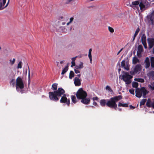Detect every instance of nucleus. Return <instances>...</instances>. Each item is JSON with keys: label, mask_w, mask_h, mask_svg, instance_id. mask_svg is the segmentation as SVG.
Returning a JSON list of instances; mask_svg holds the SVG:
<instances>
[{"label": "nucleus", "mask_w": 154, "mask_h": 154, "mask_svg": "<svg viewBox=\"0 0 154 154\" xmlns=\"http://www.w3.org/2000/svg\"><path fill=\"white\" fill-rule=\"evenodd\" d=\"M150 3L147 0H140L132 2L130 6L134 8L139 10L138 5L141 12L147 9L150 6Z\"/></svg>", "instance_id": "nucleus-1"}, {"label": "nucleus", "mask_w": 154, "mask_h": 154, "mask_svg": "<svg viewBox=\"0 0 154 154\" xmlns=\"http://www.w3.org/2000/svg\"><path fill=\"white\" fill-rule=\"evenodd\" d=\"M122 97H112L109 100H107L106 106L111 108H114L115 110H116L117 106L116 103L119 100L122 99Z\"/></svg>", "instance_id": "nucleus-2"}, {"label": "nucleus", "mask_w": 154, "mask_h": 154, "mask_svg": "<svg viewBox=\"0 0 154 154\" xmlns=\"http://www.w3.org/2000/svg\"><path fill=\"white\" fill-rule=\"evenodd\" d=\"M122 79L127 84H129L131 82V79L133 76L128 72H125L122 76Z\"/></svg>", "instance_id": "nucleus-3"}, {"label": "nucleus", "mask_w": 154, "mask_h": 154, "mask_svg": "<svg viewBox=\"0 0 154 154\" xmlns=\"http://www.w3.org/2000/svg\"><path fill=\"white\" fill-rule=\"evenodd\" d=\"M149 93V91L144 87H142L141 88H137L136 90V96L137 95L141 96L142 95L144 96Z\"/></svg>", "instance_id": "nucleus-4"}, {"label": "nucleus", "mask_w": 154, "mask_h": 154, "mask_svg": "<svg viewBox=\"0 0 154 154\" xmlns=\"http://www.w3.org/2000/svg\"><path fill=\"white\" fill-rule=\"evenodd\" d=\"M57 84L55 83L52 84L51 89L54 91L49 92V96H57L58 95V90H57Z\"/></svg>", "instance_id": "nucleus-5"}, {"label": "nucleus", "mask_w": 154, "mask_h": 154, "mask_svg": "<svg viewBox=\"0 0 154 154\" xmlns=\"http://www.w3.org/2000/svg\"><path fill=\"white\" fill-rule=\"evenodd\" d=\"M142 69V66L140 64L136 65L133 69L130 72V73L131 75H134L141 71Z\"/></svg>", "instance_id": "nucleus-6"}, {"label": "nucleus", "mask_w": 154, "mask_h": 154, "mask_svg": "<svg viewBox=\"0 0 154 154\" xmlns=\"http://www.w3.org/2000/svg\"><path fill=\"white\" fill-rule=\"evenodd\" d=\"M16 88L18 91L19 88L22 89L24 88V84L21 78L18 77L16 79Z\"/></svg>", "instance_id": "nucleus-7"}, {"label": "nucleus", "mask_w": 154, "mask_h": 154, "mask_svg": "<svg viewBox=\"0 0 154 154\" xmlns=\"http://www.w3.org/2000/svg\"><path fill=\"white\" fill-rule=\"evenodd\" d=\"M77 97L78 99H81V102L85 104H88L90 101V98L86 97Z\"/></svg>", "instance_id": "nucleus-8"}, {"label": "nucleus", "mask_w": 154, "mask_h": 154, "mask_svg": "<svg viewBox=\"0 0 154 154\" xmlns=\"http://www.w3.org/2000/svg\"><path fill=\"white\" fill-rule=\"evenodd\" d=\"M76 95V96H87V94L86 91H84L82 88H81L77 91Z\"/></svg>", "instance_id": "nucleus-9"}, {"label": "nucleus", "mask_w": 154, "mask_h": 154, "mask_svg": "<svg viewBox=\"0 0 154 154\" xmlns=\"http://www.w3.org/2000/svg\"><path fill=\"white\" fill-rule=\"evenodd\" d=\"M61 103H66L68 106H69L70 104V100H68L66 97H62L60 101Z\"/></svg>", "instance_id": "nucleus-10"}, {"label": "nucleus", "mask_w": 154, "mask_h": 154, "mask_svg": "<svg viewBox=\"0 0 154 154\" xmlns=\"http://www.w3.org/2000/svg\"><path fill=\"white\" fill-rule=\"evenodd\" d=\"M143 48L141 45H139L138 47V50L137 52V55L138 57H141V53L143 52Z\"/></svg>", "instance_id": "nucleus-11"}, {"label": "nucleus", "mask_w": 154, "mask_h": 154, "mask_svg": "<svg viewBox=\"0 0 154 154\" xmlns=\"http://www.w3.org/2000/svg\"><path fill=\"white\" fill-rule=\"evenodd\" d=\"M148 21H154V11L148 15L146 17Z\"/></svg>", "instance_id": "nucleus-12"}, {"label": "nucleus", "mask_w": 154, "mask_h": 154, "mask_svg": "<svg viewBox=\"0 0 154 154\" xmlns=\"http://www.w3.org/2000/svg\"><path fill=\"white\" fill-rule=\"evenodd\" d=\"M148 29L149 31H151L154 29V21H148Z\"/></svg>", "instance_id": "nucleus-13"}, {"label": "nucleus", "mask_w": 154, "mask_h": 154, "mask_svg": "<svg viewBox=\"0 0 154 154\" xmlns=\"http://www.w3.org/2000/svg\"><path fill=\"white\" fill-rule=\"evenodd\" d=\"M121 66L122 67H123L127 71L129 70L130 65L128 64H125V60H124L122 61L121 63Z\"/></svg>", "instance_id": "nucleus-14"}, {"label": "nucleus", "mask_w": 154, "mask_h": 154, "mask_svg": "<svg viewBox=\"0 0 154 154\" xmlns=\"http://www.w3.org/2000/svg\"><path fill=\"white\" fill-rule=\"evenodd\" d=\"M148 43L149 45V48L150 49L152 48L154 45V39H148Z\"/></svg>", "instance_id": "nucleus-15"}, {"label": "nucleus", "mask_w": 154, "mask_h": 154, "mask_svg": "<svg viewBox=\"0 0 154 154\" xmlns=\"http://www.w3.org/2000/svg\"><path fill=\"white\" fill-rule=\"evenodd\" d=\"M74 83L76 86H79L81 85V80L77 77H75L74 79Z\"/></svg>", "instance_id": "nucleus-16"}, {"label": "nucleus", "mask_w": 154, "mask_h": 154, "mask_svg": "<svg viewBox=\"0 0 154 154\" xmlns=\"http://www.w3.org/2000/svg\"><path fill=\"white\" fill-rule=\"evenodd\" d=\"M65 91L62 88H58V96H66V95L65 94Z\"/></svg>", "instance_id": "nucleus-17"}, {"label": "nucleus", "mask_w": 154, "mask_h": 154, "mask_svg": "<svg viewBox=\"0 0 154 154\" xmlns=\"http://www.w3.org/2000/svg\"><path fill=\"white\" fill-rule=\"evenodd\" d=\"M144 63L145 68H147L150 66V63L149 62V59L148 57H147L146 58L144 61Z\"/></svg>", "instance_id": "nucleus-18"}, {"label": "nucleus", "mask_w": 154, "mask_h": 154, "mask_svg": "<svg viewBox=\"0 0 154 154\" xmlns=\"http://www.w3.org/2000/svg\"><path fill=\"white\" fill-rule=\"evenodd\" d=\"M153 102L151 101L150 99H148L146 103V106L148 107H152Z\"/></svg>", "instance_id": "nucleus-19"}, {"label": "nucleus", "mask_w": 154, "mask_h": 154, "mask_svg": "<svg viewBox=\"0 0 154 154\" xmlns=\"http://www.w3.org/2000/svg\"><path fill=\"white\" fill-rule=\"evenodd\" d=\"M100 105L103 107L106 106V103H107V100L105 99L101 100H100Z\"/></svg>", "instance_id": "nucleus-20"}, {"label": "nucleus", "mask_w": 154, "mask_h": 154, "mask_svg": "<svg viewBox=\"0 0 154 154\" xmlns=\"http://www.w3.org/2000/svg\"><path fill=\"white\" fill-rule=\"evenodd\" d=\"M147 75L149 78H152L154 77V71H151L147 73Z\"/></svg>", "instance_id": "nucleus-21"}, {"label": "nucleus", "mask_w": 154, "mask_h": 154, "mask_svg": "<svg viewBox=\"0 0 154 154\" xmlns=\"http://www.w3.org/2000/svg\"><path fill=\"white\" fill-rule=\"evenodd\" d=\"M140 60L138 58L136 57H134L132 59V63L133 64H136L137 63H139Z\"/></svg>", "instance_id": "nucleus-22"}, {"label": "nucleus", "mask_w": 154, "mask_h": 154, "mask_svg": "<svg viewBox=\"0 0 154 154\" xmlns=\"http://www.w3.org/2000/svg\"><path fill=\"white\" fill-rule=\"evenodd\" d=\"M105 89L106 91L110 93L112 95V94L113 93V91L110 86L107 85L106 86Z\"/></svg>", "instance_id": "nucleus-23"}, {"label": "nucleus", "mask_w": 154, "mask_h": 154, "mask_svg": "<svg viewBox=\"0 0 154 154\" xmlns=\"http://www.w3.org/2000/svg\"><path fill=\"white\" fill-rule=\"evenodd\" d=\"M83 63L82 62H80L79 64L77 66H76L75 68L79 69L82 68L83 67Z\"/></svg>", "instance_id": "nucleus-24"}, {"label": "nucleus", "mask_w": 154, "mask_h": 154, "mask_svg": "<svg viewBox=\"0 0 154 154\" xmlns=\"http://www.w3.org/2000/svg\"><path fill=\"white\" fill-rule=\"evenodd\" d=\"M119 106H122L123 107H128V103H122L120 102H119L118 104Z\"/></svg>", "instance_id": "nucleus-25"}, {"label": "nucleus", "mask_w": 154, "mask_h": 154, "mask_svg": "<svg viewBox=\"0 0 154 154\" xmlns=\"http://www.w3.org/2000/svg\"><path fill=\"white\" fill-rule=\"evenodd\" d=\"M146 36L144 34H143L141 37V40L142 43L146 42Z\"/></svg>", "instance_id": "nucleus-26"}, {"label": "nucleus", "mask_w": 154, "mask_h": 154, "mask_svg": "<svg viewBox=\"0 0 154 154\" xmlns=\"http://www.w3.org/2000/svg\"><path fill=\"white\" fill-rule=\"evenodd\" d=\"M148 88L150 89L151 90H154V82H152L150 84L148 85Z\"/></svg>", "instance_id": "nucleus-27"}, {"label": "nucleus", "mask_w": 154, "mask_h": 154, "mask_svg": "<svg viewBox=\"0 0 154 154\" xmlns=\"http://www.w3.org/2000/svg\"><path fill=\"white\" fill-rule=\"evenodd\" d=\"M134 80L141 83H143L145 81L144 79L142 78H135L134 79Z\"/></svg>", "instance_id": "nucleus-28"}, {"label": "nucleus", "mask_w": 154, "mask_h": 154, "mask_svg": "<svg viewBox=\"0 0 154 154\" xmlns=\"http://www.w3.org/2000/svg\"><path fill=\"white\" fill-rule=\"evenodd\" d=\"M6 0H0V9L4 6L6 3Z\"/></svg>", "instance_id": "nucleus-29"}, {"label": "nucleus", "mask_w": 154, "mask_h": 154, "mask_svg": "<svg viewBox=\"0 0 154 154\" xmlns=\"http://www.w3.org/2000/svg\"><path fill=\"white\" fill-rule=\"evenodd\" d=\"M140 30V29L138 27L137 28V29L136 30V31L135 32V33L134 34V35L133 38V41H134V39H135L136 36H137V35L138 34V33L139 32Z\"/></svg>", "instance_id": "nucleus-30"}, {"label": "nucleus", "mask_w": 154, "mask_h": 154, "mask_svg": "<svg viewBox=\"0 0 154 154\" xmlns=\"http://www.w3.org/2000/svg\"><path fill=\"white\" fill-rule=\"evenodd\" d=\"M92 49H90L89 51V53H88V57L89 58V59L90 60V62L91 63L92 62V56H91V51H92Z\"/></svg>", "instance_id": "nucleus-31"}, {"label": "nucleus", "mask_w": 154, "mask_h": 154, "mask_svg": "<svg viewBox=\"0 0 154 154\" xmlns=\"http://www.w3.org/2000/svg\"><path fill=\"white\" fill-rule=\"evenodd\" d=\"M132 86L133 88H137L138 85V83L135 82H133L132 83Z\"/></svg>", "instance_id": "nucleus-32"}, {"label": "nucleus", "mask_w": 154, "mask_h": 154, "mask_svg": "<svg viewBox=\"0 0 154 154\" xmlns=\"http://www.w3.org/2000/svg\"><path fill=\"white\" fill-rule=\"evenodd\" d=\"M151 66L152 68H154V57H152L150 58Z\"/></svg>", "instance_id": "nucleus-33"}, {"label": "nucleus", "mask_w": 154, "mask_h": 154, "mask_svg": "<svg viewBox=\"0 0 154 154\" xmlns=\"http://www.w3.org/2000/svg\"><path fill=\"white\" fill-rule=\"evenodd\" d=\"M16 81L14 79H13L11 80L10 82L11 85H12L13 87H14L15 85Z\"/></svg>", "instance_id": "nucleus-34"}, {"label": "nucleus", "mask_w": 154, "mask_h": 154, "mask_svg": "<svg viewBox=\"0 0 154 154\" xmlns=\"http://www.w3.org/2000/svg\"><path fill=\"white\" fill-rule=\"evenodd\" d=\"M68 69V66H67L65 67L63 69L62 72V74H64L66 73V72L67 71Z\"/></svg>", "instance_id": "nucleus-35"}, {"label": "nucleus", "mask_w": 154, "mask_h": 154, "mask_svg": "<svg viewBox=\"0 0 154 154\" xmlns=\"http://www.w3.org/2000/svg\"><path fill=\"white\" fill-rule=\"evenodd\" d=\"M146 101V99H143L140 103V106L144 105Z\"/></svg>", "instance_id": "nucleus-36"}, {"label": "nucleus", "mask_w": 154, "mask_h": 154, "mask_svg": "<svg viewBox=\"0 0 154 154\" xmlns=\"http://www.w3.org/2000/svg\"><path fill=\"white\" fill-rule=\"evenodd\" d=\"M74 73L73 71H71L69 73V78L71 79L74 76Z\"/></svg>", "instance_id": "nucleus-37"}, {"label": "nucleus", "mask_w": 154, "mask_h": 154, "mask_svg": "<svg viewBox=\"0 0 154 154\" xmlns=\"http://www.w3.org/2000/svg\"><path fill=\"white\" fill-rule=\"evenodd\" d=\"M57 21L56 20L55 21H53L52 22L51 24L52 26L54 27V28H56L57 26Z\"/></svg>", "instance_id": "nucleus-38"}, {"label": "nucleus", "mask_w": 154, "mask_h": 154, "mask_svg": "<svg viewBox=\"0 0 154 154\" xmlns=\"http://www.w3.org/2000/svg\"><path fill=\"white\" fill-rule=\"evenodd\" d=\"M108 29L109 31L111 33H113L114 32V29L112 27L109 26L108 27Z\"/></svg>", "instance_id": "nucleus-39"}, {"label": "nucleus", "mask_w": 154, "mask_h": 154, "mask_svg": "<svg viewBox=\"0 0 154 154\" xmlns=\"http://www.w3.org/2000/svg\"><path fill=\"white\" fill-rule=\"evenodd\" d=\"M10 63L11 65H13L15 61V58H13L12 60L10 59L9 60Z\"/></svg>", "instance_id": "nucleus-40"}, {"label": "nucleus", "mask_w": 154, "mask_h": 154, "mask_svg": "<svg viewBox=\"0 0 154 154\" xmlns=\"http://www.w3.org/2000/svg\"><path fill=\"white\" fill-rule=\"evenodd\" d=\"M22 62L21 61H20L18 63L17 67V69H21L22 68Z\"/></svg>", "instance_id": "nucleus-41"}, {"label": "nucleus", "mask_w": 154, "mask_h": 154, "mask_svg": "<svg viewBox=\"0 0 154 154\" xmlns=\"http://www.w3.org/2000/svg\"><path fill=\"white\" fill-rule=\"evenodd\" d=\"M72 100V102L74 103H75L76 102V97H71Z\"/></svg>", "instance_id": "nucleus-42"}, {"label": "nucleus", "mask_w": 154, "mask_h": 154, "mask_svg": "<svg viewBox=\"0 0 154 154\" xmlns=\"http://www.w3.org/2000/svg\"><path fill=\"white\" fill-rule=\"evenodd\" d=\"M79 69H76L75 67L74 69V71L75 73L77 74L80 72V71L79 70Z\"/></svg>", "instance_id": "nucleus-43"}, {"label": "nucleus", "mask_w": 154, "mask_h": 154, "mask_svg": "<svg viewBox=\"0 0 154 154\" xmlns=\"http://www.w3.org/2000/svg\"><path fill=\"white\" fill-rule=\"evenodd\" d=\"M75 0H67L66 2V4H69L71 2H74Z\"/></svg>", "instance_id": "nucleus-44"}, {"label": "nucleus", "mask_w": 154, "mask_h": 154, "mask_svg": "<svg viewBox=\"0 0 154 154\" xmlns=\"http://www.w3.org/2000/svg\"><path fill=\"white\" fill-rule=\"evenodd\" d=\"M129 91L131 94H133V95H134V89H130L129 90Z\"/></svg>", "instance_id": "nucleus-45"}, {"label": "nucleus", "mask_w": 154, "mask_h": 154, "mask_svg": "<svg viewBox=\"0 0 154 154\" xmlns=\"http://www.w3.org/2000/svg\"><path fill=\"white\" fill-rule=\"evenodd\" d=\"M71 64H72V65H71V67H72L74 66H75V62L72 61Z\"/></svg>", "instance_id": "nucleus-46"}, {"label": "nucleus", "mask_w": 154, "mask_h": 154, "mask_svg": "<svg viewBox=\"0 0 154 154\" xmlns=\"http://www.w3.org/2000/svg\"><path fill=\"white\" fill-rule=\"evenodd\" d=\"M29 70H28V79L29 80H30V71L29 70V67H28Z\"/></svg>", "instance_id": "nucleus-47"}, {"label": "nucleus", "mask_w": 154, "mask_h": 154, "mask_svg": "<svg viewBox=\"0 0 154 154\" xmlns=\"http://www.w3.org/2000/svg\"><path fill=\"white\" fill-rule=\"evenodd\" d=\"M129 107H130V109H133L135 108V106H134L131 105H130Z\"/></svg>", "instance_id": "nucleus-48"}, {"label": "nucleus", "mask_w": 154, "mask_h": 154, "mask_svg": "<svg viewBox=\"0 0 154 154\" xmlns=\"http://www.w3.org/2000/svg\"><path fill=\"white\" fill-rule=\"evenodd\" d=\"M77 56H76L75 57H73L72 58V62H75V61L76 60V58L77 57Z\"/></svg>", "instance_id": "nucleus-49"}, {"label": "nucleus", "mask_w": 154, "mask_h": 154, "mask_svg": "<svg viewBox=\"0 0 154 154\" xmlns=\"http://www.w3.org/2000/svg\"><path fill=\"white\" fill-rule=\"evenodd\" d=\"M142 44L143 45L145 48H147V45H146V42H145L144 43H143Z\"/></svg>", "instance_id": "nucleus-50"}, {"label": "nucleus", "mask_w": 154, "mask_h": 154, "mask_svg": "<svg viewBox=\"0 0 154 154\" xmlns=\"http://www.w3.org/2000/svg\"><path fill=\"white\" fill-rule=\"evenodd\" d=\"M73 20H74L73 17H72L70 18V21L69 22V23H71L73 21Z\"/></svg>", "instance_id": "nucleus-51"}, {"label": "nucleus", "mask_w": 154, "mask_h": 154, "mask_svg": "<svg viewBox=\"0 0 154 154\" xmlns=\"http://www.w3.org/2000/svg\"><path fill=\"white\" fill-rule=\"evenodd\" d=\"M98 99V97H93V100H97Z\"/></svg>", "instance_id": "nucleus-52"}, {"label": "nucleus", "mask_w": 154, "mask_h": 154, "mask_svg": "<svg viewBox=\"0 0 154 154\" xmlns=\"http://www.w3.org/2000/svg\"><path fill=\"white\" fill-rule=\"evenodd\" d=\"M60 28L62 30H64L65 29V28L64 27H60Z\"/></svg>", "instance_id": "nucleus-53"}, {"label": "nucleus", "mask_w": 154, "mask_h": 154, "mask_svg": "<svg viewBox=\"0 0 154 154\" xmlns=\"http://www.w3.org/2000/svg\"><path fill=\"white\" fill-rule=\"evenodd\" d=\"M93 104V105L95 106H97V103L95 102L94 101Z\"/></svg>", "instance_id": "nucleus-54"}, {"label": "nucleus", "mask_w": 154, "mask_h": 154, "mask_svg": "<svg viewBox=\"0 0 154 154\" xmlns=\"http://www.w3.org/2000/svg\"><path fill=\"white\" fill-rule=\"evenodd\" d=\"M123 48H122L118 52V53H117V55H118L120 53V52L122 51V50Z\"/></svg>", "instance_id": "nucleus-55"}, {"label": "nucleus", "mask_w": 154, "mask_h": 154, "mask_svg": "<svg viewBox=\"0 0 154 154\" xmlns=\"http://www.w3.org/2000/svg\"><path fill=\"white\" fill-rule=\"evenodd\" d=\"M9 0H8L6 5V6H5V7H7V6L8 5V4H9Z\"/></svg>", "instance_id": "nucleus-56"}, {"label": "nucleus", "mask_w": 154, "mask_h": 154, "mask_svg": "<svg viewBox=\"0 0 154 154\" xmlns=\"http://www.w3.org/2000/svg\"><path fill=\"white\" fill-rule=\"evenodd\" d=\"M152 108L154 109V100L153 101V103L152 104Z\"/></svg>", "instance_id": "nucleus-57"}, {"label": "nucleus", "mask_w": 154, "mask_h": 154, "mask_svg": "<svg viewBox=\"0 0 154 154\" xmlns=\"http://www.w3.org/2000/svg\"><path fill=\"white\" fill-rule=\"evenodd\" d=\"M77 76H78L79 77H80L81 76V74H78L77 75Z\"/></svg>", "instance_id": "nucleus-58"}, {"label": "nucleus", "mask_w": 154, "mask_h": 154, "mask_svg": "<svg viewBox=\"0 0 154 154\" xmlns=\"http://www.w3.org/2000/svg\"><path fill=\"white\" fill-rule=\"evenodd\" d=\"M65 24V23L64 22H62V25H64Z\"/></svg>", "instance_id": "nucleus-59"}, {"label": "nucleus", "mask_w": 154, "mask_h": 154, "mask_svg": "<svg viewBox=\"0 0 154 154\" xmlns=\"http://www.w3.org/2000/svg\"><path fill=\"white\" fill-rule=\"evenodd\" d=\"M70 23H69V22H68V23H67V25H68Z\"/></svg>", "instance_id": "nucleus-60"}, {"label": "nucleus", "mask_w": 154, "mask_h": 154, "mask_svg": "<svg viewBox=\"0 0 154 154\" xmlns=\"http://www.w3.org/2000/svg\"><path fill=\"white\" fill-rule=\"evenodd\" d=\"M149 1H151V2H154V0H148Z\"/></svg>", "instance_id": "nucleus-61"}, {"label": "nucleus", "mask_w": 154, "mask_h": 154, "mask_svg": "<svg viewBox=\"0 0 154 154\" xmlns=\"http://www.w3.org/2000/svg\"><path fill=\"white\" fill-rule=\"evenodd\" d=\"M119 111H121L122 110V109L121 108H119Z\"/></svg>", "instance_id": "nucleus-62"}, {"label": "nucleus", "mask_w": 154, "mask_h": 154, "mask_svg": "<svg viewBox=\"0 0 154 154\" xmlns=\"http://www.w3.org/2000/svg\"><path fill=\"white\" fill-rule=\"evenodd\" d=\"M63 61H61L60 62V63H61V64L62 63H63Z\"/></svg>", "instance_id": "nucleus-63"}, {"label": "nucleus", "mask_w": 154, "mask_h": 154, "mask_svg": "<svg viewBox=\"0 0 154 154\" xmlns=\"http://www.w3.org/2000/svg\"><path fill=\"white\" fill-rule=\"evenodd\" d=\"M153 53L154 54V47L153 48Z\"/></svg>", "instance_id": "nucleus-64"}]
</instances>
